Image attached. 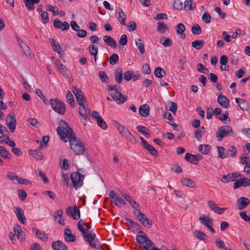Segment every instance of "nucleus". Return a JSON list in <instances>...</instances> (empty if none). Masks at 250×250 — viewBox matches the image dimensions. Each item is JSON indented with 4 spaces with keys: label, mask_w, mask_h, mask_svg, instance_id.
<instances>
[{
    "label": "nucleus",
    "mask_w": 250,
    "mask_h": 250,
    "mask_svg": "<svg viewBox=\"0 0 250 250\" xmlns=\"http://www.w3.org/2000/svg\"><path fill=\"white\" fill-rule=\"evenodd\" d=\"M57 131L61 139L64 142L69 141L76 136L73 130L63 120H61L60 126L57 128Z\"/></svg>",
    "instance_id": "f257e3e1"
},
{
    "label": "nucleus",
    "mask_w": 250,
    "mask_h": 250,
    "mask_svg": "<svg viewBox=\"0 0 250 250\" xmlns=\"http://www.w3.org/2000/svg\"><path fill=\"white\" fill-rule=\"evenodd\" d=\"M136 240L140 247H143L146 250H151L155 246L152 241L147 236L145 233L140 231L136 235Z\"/></svg>",
    "instance_id": "f03ea898"
},
{
    "label": "nucleus",
    "mask_w": 250,
    "mask_h": 250,
    "mask_svg": "<svg viewBox=\"0 0 250 250\" xmlns=\"http://www.w3.org/2000/svg\"><path fill=\"white\" fill-rule=\"evenodd\" d=\"M49 104L52 108L60 115H63L66 111L65 104L59 99H51Z\"/></svg>",
    "instance_id": "7ed1b4c3"
},
{
    "label": "nucleus",
    "mask_w": 250,
    "mask_h": 250,
    "mask_svg": "<svg viewBox=\"0 0 250 250\" xmlns=\"http://www.w3.org/2000/svg\"><path fill=\"white\" fill-rule=\"evenodd\" d=\"M86 242L89 244V245L93 248H99L100 245L98 240L96 239V235L91 231H87V229L81 232Z\"/></svg>",
    "instance_id": "20e7f679"
},
{
    "label": "nucleus",
    "mask_w": 250,
    "mask_h": 250,
    "mask_svg": "<svg viewBox=\"0 0 250 250\" xmlns=\"http://www.w3.org/2000/svg\"><path fill=\"white\" fill-rule=\"evenodd\" d=\"M70 147L76 155H81L84 151V146L80 140H77L75 136L69 141Z\"/></svg>",
    "instance_id": "39448f33"
},
{
    "label": "nucleus",
    "mask_w": 250,
    "mask_h": 250,
    "mask_svg": "<svg viewBox=\"0 0 250 250\" xmlns=\"http://www.w3.org/2000/svg\"><path fill=\"white\" fill-rule=\"evenodd\" d=\"M234 132L229 125L222 126L219 127L216 131V137L218 141H221L223 138L228 135L232 136Z\"/></svg>",
    "instance_id": "423d86ee"
},
{
    "label": "nucleus",
    "mask_w": 250,
    "mask_h": 250,
    "mask_svg": "<svg viewBox=\"0 0 250 250\" xmlns=\"http://www.w3.org/2000/svg\"><path fill=\"white\" fill-rule=\"evenodd\" d=\"M71 179L75 189H77L83 184L84 175H81L79 172H73L71 174Z\"/></svg>",
    "instance_id": "0eeeda50"
},
{
    "label": "nucleus",
    "mask_w": 250,
    "mask_h": 250,
    "mask_svg": "<svg viewBox=\"0 0 250 250\" xmlns=\"http://www.w3.org/2000/svg\"><path fill=\"white\" fill-rule=\"evenodd\" d=\"M72 91L75 95L77 101L79 105L84 104L86 103V99L83 91L79 88L75 86H73L71 88Z\"/></svg>",
    "instance_id": "6e6552de"
},
{
    "label": "nucleus",
    "mask_w": 250,
    "mask_h": 250,
    "mask_svg": "<svg viewBox=\"0 0 250 250\" xmlns=\"http://www.w3.org/2000/svg\"><path fill=\"white\" fill-rule=\"evenodd\" d=\"M200 223L207 227L212 233H215L214 229L212 227L213 225V219L209 215H204L199 218Z\"/></svg>",
    "instance_id": "1a4fd4ad"
},
{
    "label": "nucleus",
    "mask_w": 250,
    "mask_h": 250,
    "mask_svg": "<svg viewBox=\"0 0 250 250\" xmlns=\"http://www.w3.org/2000/svg\"><path fill=\"white\" fill-rule=\"evenodd\" d=\"M134 214L138 218L139 221L145 227L150 228L152 226V221L149 220L147 216L141 211H138V213H136V211H133Z\"/></svg>",
    "instance_id": "9d476101"
},
{
    "label": "nucleus",
    "mask_w": 250,
    "mask_h": 250,
    "mask_svg": "<svg viewBox=\"0 0 250 250\" xmlns=\"http://www.w3.org/2000/svg\"><path fill=\"white\" fill-rule=\"evenodd\" d=\"M109 197L112 199V203L118 208H121L126 204V202L121 197L115 195L113 190L110 192Z\"/></svg>",
    "instance_id": "9b49d317"
},
{
    "label": "nucleus",
    "mask_w": 250,
    "mask_h": 250,
    "mask_svg": "<svg viewBox=\"0 0 250 250\" xmlns=\"http://www.w3.org/2000/svg\"><path fill=\"white\" fill-rule=\"evenodd\" d=\"M66 213L68 216L72 217L75 220H78L80 218V210L76 205L73 207H67L66 209Z\"/></svg>",
    "instance_id": "f8f14e48"
},
{
    "label": "nucleus",
    "mask_w": 250,
    "mask_h": 250,
    "mask_svg": "<svg viewBox=\"0 0 250 250\" xmlns=\"http://www.w3.org/2000/svg\"><path fill=\"white\" fill-rule=\"evenodd\" d=\"M6 123L10 131L14 132L16 126V119L14 113H10L6 116Z\"/></svg>",
    "instance_id": "ddd939ff"
},
{
    "label": "nucleus",
    "mask_w": 250,
    "mask_h": 250,
    "mask_svg": "<svg viewBox=\"0 0 250 250\" xmlns=\"http://www.w3.org/2000/svg\"><path fill=\"white\" fill-rule=\"evenodd\" d=\"M91 116L93 119L97 121L98 125L103 129H105L107 128V125L105 122L100 116L99 113L97 111H93L91 113Z\"/></svg>",
    "instance_id": "4468645a"
},
{
    "label": "nucleus",
    "mask_w": 250,
    "mask_h": 250,
    "mask_svg": "<svg viewBox=\"0 0 250 250\" xmlns=\"http://www.w3.org/2000/svg\"><path fill=\"white\" fill-rule=\"evenodd\" d=\"M110 95L112 99L117 101L119 104H123L127 100L126 98L123 96L121 92L118 91L116 89L113 90V92H110Z\"/></svg>",
    "instance_id": "2eb2a0df"
},
{
    "label": "nucleus",
    "mask_w": 250,
    "mask_h": 250,
    "mask_svg": "<svg viewBox=\"0 0 250 250\" xmlns=\"http://www.w3.org/2000/svg\"><path fill=\"white\" fill-rule=\"evenodd\" d=\"M53 24L54 27L60 29L62 31L66 30L69 28V24L68 22L64 21L62 22L58 19H55L54 20Z\"/></svg>",
    "instance_id": "dca6fc26"
},
{
    "label": "nucleus",
    "mask_w": 250,
    "mask_h": 250,
    "mask_svg": "<svg viewBox=\"0 0 250 250\" xmlns=\"http://www.w3.org/2000/svg\"><path fill=\"white\" fill-rule=\"evenodd\" d=\"M250 203L249 199L241 197L237 201L236 207L239 210H242L246 208Z\"/></svg>",
    "instance_id": "f3484780"
},
{
    "label": "nucleus",
    "mask_w": 250,
    "mask_h": 250,
    "mask_svg": "<svg viewBox=\"0 0 250 250\" xmlns=\"http://www.w3.org/2000/svg\"><path fill=\"white\" fill-rule=\"evenodd\" d=\"M90 112V109L88 108V105L84 104L80 105L79 109V113L80 116L83 118L85 120L89 116Z\"/></svg>",
    "instance_id": "a211bd4d"
},
{
    "label": "nucleus",
    "mask_w": 250,
    "mask_h": 250,
    "mask_svg": "<svg viewBox=\"0 0 250 250\" xmlns=\"http://www.w3.org/2000/svg\"><path fill=\"white\" fill-rule=\"evenodd\" d=\"M250 185V179L245 178L235 181L233 185L234 189H236L241 186L247 187Z\"/></svg>",
    "instance_id": "6ab92c4d"
},
{
    "label": "nucleus",
    "mask_w": 250,
    "mask_h": 250,
    "mask_svg": "<svg viewBox=\"0 0 250 250\" xmlns=\"http://www.w3.org/2000/svg\"><path fill=\"white\" fill-rule=\"evenodd\" d=\"M241 177V174L237 173H233L227 175H224L221 180L223 183L234 181L235 178Z\"/></svg>",
    "instance_id": "aec40b11"
},
{
    "label": "nucleus",
    "mask_w": 250,
    "mask_h": 250,
    "mask_svg": "<svg viewBox=\"0 0 250 250\" xmlns=\"http://www.w3.org/2000/svg\"><path fill=\"white\" fill-rule=\"evenodd\" d=\"M219 95L217 97V102L218 104L223 107L228 108L229 106V100L225 96L222 95L221 92H219Z\"/></svg>",
    "instance_id": "412c9836"
},
{
    "label": "nucleus",
    "mask_w": 250,
    "mask_h": 250,
    "mask_svg": "<svg viewBox=\"0 0 250 250\" xmlns=\"http://www.w3.org/2000/svg\"><path fill=\"white\" fill-rule=\"evenodd\" d=\"M15 212L19 221L21 223L24 224L26 220V219L24 215L23 210L20 207H15Z\"/></svg>",
    "instance_id": "4be33fe9"
},
{
    "label": "nucleus",
    "mask_w": 250,
    "mask_h": 250,
    "mask_svg": "<svg viewBox=\"0 0 250 250\" xmlns=\"http://www.w3.org/2000/svg\"><path fill=\"white\" fill-rule=\"evenodd\" d=\"M64 237L66 241L74 242L76 241V236L72 234L71 230L68 227L64 229Z\"/></svg>",
    "instance_id": "5701e85b"
},
{
    "label": "nucleus",
    "mask_w": 250,
    "mask_h": 250,
    "mask_svg": "<svg viewBox=\"0 0 250 250\" xmlns=\"http://www.w3.org/2000/svg\"><path fill=\"white\" fill-rule=\"evenodd\" d=\"M63 212L61 209H58L54 213L53 215L54 220L58 221L59 224L64 225V219L62 218Z\"/></svg>",
    "instance_id": "b1692460"
},
{
    "label": "nucleus",
    "mask_w": 250,
    "mask_h": 250,
    "mask_svg": "<svg viewBox=\"0 0 250 250\" xmlns=\"http://www.w3.org/2000/svg\"><path fill=\"white\" fill-rule=\"evenodd\" d=\"M52 248L54 250H67V246L61 241H57L52 244Z\"/></svg>",
    "instance_id": "393cba45"
},
{
    "label": "nucleus",
    "mask_w": 250,
    "mask_h": 250,
    "mask_svg": "<svg viewBox=\"0 0 250 250\" xmlns=\"http://www.w3.org/2000/svg\"><path fill=\"white\" fill-rule=\"evenodd\" d=\"M235 102L242 110L247 111L249 109V104L248 102L245 100L236 98L235 99Z\"/></svg>",
    "instance_id": "a878e982"
},
{
    "label": "nucleus",
    "mask_w": 250,
    "mask_h": 250,
    "mask_svg": "<svg viewBox=\"0 0 250 250\" xmlns=\"http://www.w3.org/2000/svg\"><path fill=\"white\" fill-rule=\"evenodd\" d=\"M139 112L140 114L144 117H146L149 114V107L147 104L141 105L139 108Z\"/></svg>",
    "instance_id": "bb28decb"
},
{
    "label": "nucleus",
    "mask_w": 250,
    "mask_h": 250,
    "mask_svg": "<svg viewBox=\"0 0 250 250\" xmlns=\"http://www.w3.org/2000/svg\"><path fill=\"white\" fill-rule=\"evenodd\" d=\"M14 231L19 240L22 241L25 239V234L24 232L22 231L21 227L19 225H17L14 227Z\"/></svg>",
    "instance_id": "cd10ccee"
},
{
    "label": "nucleus",
    "mask_w": 250,
    "mask_h": 250,
    "mask_svg": "<svg viewBox=\"0 0 250 250\" xmlns=\"http://www.w3.org/2000/svg\"><path fill=\"white\" fill-rule=\"evenodd\" d=\"M54 66L56 67L63 76L68 77L70 75V72L62 63H54Z\"/></svg>",
    "instance_id": "c85d7f7f"
},
{
    "label": "nucleus",
    "mask_w": 250,
    "mask_h": 250,
    "mask_svg": "<svg viewBox=\"0 0 250 250\" xmlns=\"http://www.w3.org/2000/svg\"><path fill=\"white\" fill-rule=\"evenodd\" d=\"M23 2L25 3L26 8L30 11L34 9V4L39 3L41 0H23Z\"/></svg>",
    "instance_id": "c756f323"
},
{
    "label": "nucleus",
    "mask_w": 250,
    "mask_h": 250,
    "mask_svg": "<svg viewBox=\"0 0 250 250\" xmlns=\"http://www.w3.org/2000/svg\"><path fill=\"white\" fill-rule=\"evenodd\" d=\"M49 42L53 50L57 52L59 55H61L62 48L60 44L53 39H50Z\"/></svg>",
    "instance_id": "7c9ffc66"
},
{
    "label": "nucleus",
    "mask_w": 250,
    "mask_h": 250,
    "mask_svg": "<svg viewBox=\"0 0 250 250\" xmlns=\"http://www.w3.org/2000/svg\"><path fill=\"white\" fill-rule=\"evenodd\" d=\"M180 182L184 186L192 188L195 187L194 182L191 179L188 178H181Z\"/></svg>",
    "instance_id": "2f4dec72"
},
{
    "label": "nucleus",
    "mask_w": 250,
    "mask_h": 250,
    "mask_svg": "<svg viewBox=\"0 0 250 250\" xmlns=\"http://www.w3.org/2000/svg\"><path fill=\"white\" fill-rule=\"evenodd\" d=\"M18 42L24 54L27 57H31L30 50L29 47L25 43L23 42L21 40H18Z\"/></svg>",
    "instance_id": "473e14b6"
},
{
    "label": "nucleus",
    "mask_w": 250,
    "mask_h": 250,
    "mask_svg": "<svg viewBox=\"0 0 250 250\" xmlns=\"http://www.w3.org/2000/svg\"><path fill=\"white\" fill-rule=\"evenodd\" d=\"M103 40L108 45L111 47H116L117 46L116 41L109 36H104Z\"/></svg>",
    "instance_id": "72a5a7b5"
},
{
    "label": "nucleus",
    "mask_w": 250,
    "mask_h": 250,
    "mask_svg": "<svg viewBox=\"0 0 250 250\" xmlns=\"http://www.w3.org/2000/svg\"><path fill=\"white\" fill-rule=\"evenodd\" d=\"M125 224L128 225L129 227L134 229L136 230H138L140 228V226L139 224L131 219L125 218Z\"/></svg>",
    "instance_id": "f704fd0d"
},
{
    "label": "nucleus",
    "mask_w": 250,
    "mask_h": 250,
    "mask_svg": "<svg viewBox=\"0 0 250 250\" xmlns=\"http://www.w3.org/2000/svg\"><path fill=\"white\" fill-rule=\"evenodd\" d=\"M199 151L203 154H208L211 151V147L209 145H200L198 147Z\"/></svg>",
    "instance_id": "c9c22d12"
},
{
    "label": "nucleus",
    "mask_w": 250,
    "mask_h": 250,
    "mask_svg": "<svg viewBox=\"0 0 250 250\" xmlns=\"http://www.w3.org/2000/svg\"><path fill=\"white\" fill-rule=\"evenodd\" d=\"M195 7L192 0H186L184 2V9L185 11L193 10Z\"/></svg>",
    "instance_id": "e433bc0d"
},
{
    "label": "nucleus",
    "mask_w": 250,
    "mask_h": 250,
    "mask_svg": "<svg viewBox=\"0 0 250 250\" xmlns=\"http://www.w3.org/2000/svg\"><path fill=\"white\" fill-rule=\"evenodd\" d=\"M119 18L118 20L120 24L122 25H125V20L126 19V14L123 12L122 8H119Z\"/></svg>",
    "instance_id": "4c0bfd02"
},
{
    "label": "nucleus",
    "mask_w": 250,
    "mask_h": 250,
    "mask_svg": "<svg viewBox=\"0 0 250 250\" xmlns=\"http://www.w3.org/2000/svg\"><path fill=\"white\" fill-rule=\"evenodd\" d=\"M205 132V128L204 126L197 128L194 132V137L198 141H200L202 137V135Z\"/></svg>",
    "instance_id": "58836bf2"
},
{
    "label": "nucleus",
    "mask_w": 250,
    "mask_h": 250,
    "mask_svg": "<svg viewBox=\"0 0 250 250\" xmlns=\"http://www.w3.org/2000/svg\"><path fill=\"white\" fill-rule=\"evenodd\" d=\"M136 129L138 132L142 133L146 137H149L148 132H149L150 131L148 128H146L145 126L138 125L136 126Z\"/></svg>",
    "instance_id": "ea45409f"
},
{
    "label": "nucleus",
    "mask_w": 250,
    "mask_h": 250,
    "mask_svg": "<svg viewBox=\"0 0 250 250\" xmlns=\"http://www.w3.org/2000/svg\"><path fill=\"white\" fill-rule=\"evenodd\" d=\"M66 99L67 103L69 104L72 107H74L75 106L74 99L73 95L69 90H67L66 92Z\"/></svg>",
    "instance_id": "a19ab883"
},
{
    "label": "nucleus",
    "mask_w": 250,
    "mask_h": 250,
    "mask_svg": "<svg viewBox=\"0 0 250 250\" xmlns=\"http://www.w3.org/2000/svg\"><path fill=\"white\" fill-rule=\"evenodd\" d=\"M195 237L200 240H206L208 238V236L203 232L196 230L194 231Z\"/></svg>",
    "instance_id": "79ce46f5"
},
{
    "label": "nucleus",
    "mask_w": 250,
    "mask_h": 250,
    "mask_svg": "<svg viewBox=\"0 0 250 250\" xmlns=\"http://www.w3.org/2000/svg\"><path fill=\"white\" fill-rule=\"evenodd\" d=\"M0 154L1 156L6 159H10L11 154L7 150V149L3 146H0Z\"/></svg>",
    "instance_id": "37998d69"
},
{
    "label": "nucleus",
    "mask_w": 250,
    "mask_h": 250,
    "mask_svg": "<svg viewBox=\"0 0 250 250\" xmlns=\"http://www.w3.org/2000/svg\"><path fill=\"white\" fill-rule=\"evenodd\" d=\"M191 31L193 34L199 35L202 33V29L198 24L194 23L191 27Z\"/></svg>",
    "instance_id": "c03bdc74"
},
{
    "label": "nucleus",
    "mask_w": 250,
    "mask_h": 250,
    "mask_svg": "<svg viewBox=\"0 0 250 250\" xmlns=\"http://www.w3.org/2000/svg\"><path fill=\"white\" fill-rule=\"evenodd\" d=\"M135 44L140 52L143 54L145 52L144 48V44L143 41L141 39H137L135 40Z\"/></svg>",
    "instance_id": "a18cd8bd"
},
{
    "label": "nucleus",
    "mask_w": 250,
    "mask_h": 250,
    "mask_svg": "<svg viewBox=\"0 0 250 250\" xmlns=\"http://www.w3.org/2000/svg\"><path fill=\"white\" fill-rule=\"evenodd\" d=\"M157 30L160 33H164L168 30V27L164 22L161 21L158 23Z\"/></svg>",
    "instance_id": "49530a36"
},
{
    "label": "nucleus",
    "mask_w": 250,
    "mask_h": 250,
    "mask_svg": "<svg viewBox=\"0 0 250 250\" xmlns=\"http://www.w3.org/2000/svg\"><path fill=\"white\" fill-rule=\"evenodd\" d=\"M205 43L203 40H196L192 42L191 45L195 49L199 50L201 49Z\"/></svg>",
    "instance_id": "de8ad7c7"
},
{
    "label": "nucleus",
    "mask_w": 250,
    "mask_h": 250,
    "mask_svg": "<svg viewBox=\"0 0 250 250\" xmlns=\"http://www.w3.org/2000/svg\"><path fill=\"white\" fill-rule=\"evenodd\" d=\"M217 148L219 158L225 159L228 157V153L225 154L226 149L225 148L222 146H218Z\"/></svg>",
    "instance_id": "09e8293b"
},
{
    "label": "nucleus",
    "mask_w": 250,
    "mask_h": 250,
    "mask_svg": "<svg viewBox=\"0 0 250 250\" xmlns=\"http://www.w3.org/2000/svg\"><path fill=\"white\" fill-rule=\"evenodd\" d=\"M121 135L123 138L130 142H131L132 139L135 140L134 137L128 129L125 130V132L122 133Z\"/></svg>",
    "instance_id": "8fccbe9b"
},
{
    "label": "nucleus",
    "mask_w": 250,
    "mask_h": 250,
    "mask_svg": "<svg viewBox=\"0 0 250 250\" xmlns=\"http://www.w3.org/2000/svg\"><path fill=\"white\" fill-rule=\"evenodd\" d=\"M154 75L159 78H161L166 75L165 71L161 67H157L154 71Z\"/></svg>",
    "instance_id": "3c124183"
},
{
    "label": "nucleus",
    "mask_w": 250,
    "mask_h": 250,
    "mask_svg": "<svg viewBox=\"0 0 250 250\" xmlns=\"http://www.w3.org/2000/svg\"><path fill=\"white\" fill-rule=\"evenodd\" d=\"M29 153L31 155H32L38 160H41L43 159V155L41 152H39L34 150H31L30 151Z\"/></svg>",
    "instance_id": "603ef678"
},
{
    "label": "nucleus",
    "mask_w": 250,
    "mask_h": 250,
    "mask_svg": "<svg viewBox=\"0 0 250 250\" xmlns=\"http://www.w3.org/2000/svg\"><path fill=\"white\" fill-rule=\"evenodd\" d=\"M185 159L189 162L194 164L197 165L196 162L195 155L190 153H187L185 155Z\"/></svg>",
    "instance_id": "864d4df0"
},
{
    "label": "nucleus",
    "mask_w": 250,
    "mask_h": 250,
    "mask_svg": "<svg viewBox=\"0 0 250 250\" xmlns=\"http://www.w3.org/2000/svg\"><path fill=\"white\" fill-rule=\"evenodd\" d=\"M160 43L165 47H169L172 44V41L169 38L163 37L161 39Z\"/></svg>",
    "instance_id": "5fc2aeb1"
},
{
    "label": "nucleus",
    "mask_w": 250,
    "mask_h": 250,
    "mask_svg": "<svg viewBox=\"0 0 250 250\" xmlns=\"http://www.w3.org/2000/svg\"><path fill=\"white\" fill-rule=\"evenodd\" d=\"M49 140V137L48 136H43L42 140L41 141V144L38 147V149L41 150L44 146H47Z\"/></svg>",
    "instance_id": "6e6d98bb"
},
{
    "label": "nucleus",
    "mask_w": 250,
    "mask_h": 250,
    "mask_svg": "<svg viewBox=\"0 0 250 250\" xmlns=\"http://www.w3.org/2000/svg\"><path fill=\"white\" fill-rule=\"evenodd\" d=\"M45 9L47 11L52 12L54 16H56L58 15L57 12L59 9L56 6H53L50 4H48L46 5Z\"/></svg>",
    "instance_id": "4d7b16f0"
},
{
    "label": "nucleus",
    "mask_w": 250,
    "mask_h": 250,
    "mask_svg": "<svg viewBox=\"0 0 250 250\" xmlns=\"http://www.w3.org/2000/svg\"><path fill=\"white\" fill-rule=\"evenodd\" d=\"M127 42V37L125 34H123L119 40V43L123 46L122 48L121 47H119L120 49H122L124 48V46L125 45Z\"/></svg>",
    "instance_id": "13d9d810"
},
{
    "label": "nucleus",
    "mask_w": 250,
    "mask_h": 250,
    "mask_svg": "<svg viewBox=\"0 0 250 250\" xmlns=\"http://www.w3.org/2000/svg\"><path fill=\"white\" fill-rule=\"evenodd\" d=\"M36 235L38 238L40 239L42 241H47L48 240L47 235L43 231L39 230V231H37V233L36 234Z\"/></svg>",
    "instance_id": "bf43d9fd"
},
{
    "label": "nucleus",
    "mask_w": 250,
    "mask_h": 250,
    "mask_svg": "<svg viewBox=\"0 0 250 250\" xmlns=\"http://www.w3.org/2000/svg\"><path fill=\"white\" fill-rule=\"evenodd\" d=\"M237 149L236 147L233 146H231L228 148V154L229 152L230 153V157L232 158H235L236 155Z\"/></svg>",
    "instance_id": "052dcab7"
},
{
    "label": "nucleus",
    "mask_w": 250,
    "mask_h": 250,
    "mask_svg": "<svg viewBox=\"0 0 250 250\" xmlns=\"http://www.w3.org/2000/svg\"><path fill=\"white\" fill-rule=\"evenodd\" d=\"M115 78L118 83H121L123 80L122 71L121 69L117 70L115 74Z\"/></svg>",
    "instance_id": "680f3d73"
},
{
    "label": "nucleus",
    "mask_w": 250,
    "mask_h": 250,
    "mask_svg": "<svg viewBox=\"0 0 250 250\" xmlns=\"http://www.w3.org/2000/svg\"><path fill=\"white\" fill-rule=\"evenodd\" d=\"M144 148L146 149L151 155L154 156H156L157 155V151L150 144H148L146 147H145Z\"/></svg>",
    "instance_id": "e2e57ef3"
},
{
    "label": "nucleus",
    "mask_w": 250,
    "mask_h": 250,
    "mask_svg": "<svg viewBox=\"0 0 250 250\" xmlns=\"http://www.w3.org/2000/svg\"><path fill=\"white\" fill-rule=\"evenodd\" d=\"M173 7L175 10H181L183 7V3L180 0H175L173 4Z\"/></svg>",
    "instance_id": "0e129e2a"
},
{
    "label": "nucleus",
    "mask_w": 250,
    "mask_h": 250,
    "mask_svg": "<svg viewBox=\"0 0 250 250\" xmlns=\"http://www.w3.org/2000/svg\"><path fill=\"white\" fill-rule=\"evenodd\" d=\"M202 20L206 23H209L211 21V16L208 13L205 12L202 15Z\"/></svg>",
    "instance_id": "69168bd1"
},
{
    "label": "nucleus",
    "mask_w": 250,
    "mask_h": 250,
    "mask_svg": "<svg viewBox=\"0 0 250 250\" xmlns=\"http://www.w3.org/2000/svg\"><path fill=\"white\" fill-rule=\"evenodd\" d=\"M186 30L185 26L183 23H179L177 25L176 33L178 34L184 33Z\"/></svg>",
    "instance_id": "338daca9"
},
{
    "label": "nucleus",
    "mask_w": 250,
    "mask_h": 250,
    "mask_svg": "<svg viewBox=\"0 0 250 250\" xmlns=\"http://www.w3.org/2000/svg\"><path fill=\"white\" fill-rule=\"evenodd\" d=\"M88 50L91 55H97L98 52V48L96 46L93 44H91L88 47Z\"/></svg>",
    "instance_id": "774afa93"
}]
</instances>
